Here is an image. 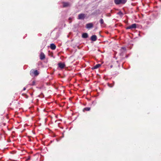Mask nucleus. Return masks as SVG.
<instances>
[{
  "label": "nucleus",
  "mask_w": 161,
  "mask_h": 161,
  "mask_svg": "<svg viewBox=\"0 0 161 161\" xmlns=\"http://www.w3.org/2000/svg\"><path fill=\"white\" fill-rule=\"evenodd\" d=\"M26 90V88L25 87L24 88L23 90Z\"/></svg>",
  "instance_id": "obj_20"
},
{
  "label": "nucleus",
  "mask_w": 161,
  "mask_h": 161,
  "mask_svg": "<svg viewBox=\"0 0 161 161\" xmlns=\"http://www.w3.org/2000/svg\"><path fill=\"white\" fill-rule=\"evenodd\" d=\"M31 157L30 156H29L28 157V158L26 159V161H27L30 159Z\"/></svg>",
  "instance_id": "obj_16"
},
{
  "label": "nucleus",
  "mask_w": 161,
  "mask_h": 161,
  "mask_svg": "<svg viewBox=\"0 0 161 161\" xmlns=\"http://www.w3.org/2000/svg\"><path fill=\"white\" fill-rule=\"evenodd\" d=\"M97 37L95 35H92V36L91 38V40L92 41H95L97 40Z\"/></svg>",
  "instance_id": "obj_9"
},
{
  "label": "nucleus",
  "mask_w": 161,
  "mask_h": 161,
  "mask_svg": "<svg viewBox=\"0 0 161 161\" xmlns=\"http://www.w3.org/2000/svg\"><path fill=\"white\" fill-rule=\"evenodd\" d=\"M122 48L124 49H125V47H122Z\"/></svg>",
  "instance_id": "obj_21"
},
{
  "label": "nucleus",
  "mask_w": 161,
  "mask_h": 161,
  "mask_svg": "<svg viewBox=\"0 0 161 161\" xmlns=\"http://www.w3.org/2000/svg\"><path fill=\"white\" fill-rule=\"evenodd\" d=\"M108 86L111 87H112L114 86V85H112V84H108Z\"/></svg>",
  "instance_id": "obj_15"
},
{
  "label": "nucleus",
  "mask_w": 161,
  "mask_h": 161,
  "mask_svg": "<svg viewBox=\"0 0 161 161\" xmlns=\"http://www.w3.org/2000/svg\"><path fill=\"white\" fill-rule=\"evenodd\" d=\"M91 108L90 107H86L85 108H84L83 111H88L90 110Z\"/></svg>",
  "instance_id": "obj_13"
},
{
  "label": "nucleus",
  "mask_w": 161,
  "mask_h": 161,
  "mask_svg": "<svg viewBox=\"0 0 161 161\" xmlns=\"http://www.w3.org/2000/svg\"><path fill=\"white\" fill-rule=\"evenodd\" d=\"M118 14L120 15H123V13H122L121 12V11H120L118 13Z\"/></svg>",
  "instance_id": "obj_17"
},
{
  "label": "nucleus",
  "mask_w": 161,
  "mask_h": 161,
  "mask_svg": "<svg viewBox=\"0 0 161 161\" xmlns=\"http://www.w3.org/2000/svg\"><path fill=\"white\" fill-rule=\"evenodd\" d=\"M50 47L52 49L55 50L56 49V46L54 44L52 43L50 45Z\"/></svg>",
  "instance_id": "obj_10"
},
{
  "label": "nucleus",
  "mask_w": 161,
  "mask_h": 161,
  "mask_svg": "<svg viewBox=\"0 0 161 161\" xmlns=\"http://www.w3.org/2000/svg\"><path fill=\"white\" fill-rule=\"evenodd\" d=\"M101 65L99 64H98L94 66L92 68V69H97Z\"/></svg>",
  "instance_id": "obj_12"
},
{
  "label": "nucleus",
  "mask_w": 161,
  "mask_h": 161,
  "mask_svg": "<svg viewBox=\"0 0 161 161\" xmlns=\"http://www.w3.org/2000/svg\"><path fill=\"white\" fill-rule=\"evenodd\" d=\"M82 37L84 38H86L88 37V34L86 33H83L82 34Z\"/></svg>",
  "instance_id": "obj_11"
},
{
  "label": "nucleus",
  "mask_w": 161,
  "mask_h": 161,
  "mask_svg": "<svg viewBox=\"0 0 161 161\" xmlns=\"http://www.w3.org/2000/svg\"><path fill=\"white\" fill-rule=\"evenodd\" d=\"M99 22H100V24L101 25H103L104 24L103 20L102 19H100Z\"/></svg>",
  "instance_id": "obj_14"
},
{
  "label": "nucleus",
  "mask_w": 161,
  "mask_h": 161,
  "mask_svg": "<svg viewBox=\"0 0 161 161\" xmlns=\"http://www.w3.org/2000/svg\"><path fill=\"white\" fill-rule=\"evenodd\" d=\"M126 1L127 0H114V2L116 4H124Z\"/></svg>",
  "instance_id": "obj_1"
},
{
  "label": "nucleus",
  "mask_w": 161,
  "mask_h": 161,
  "mask_svg": "<svg viewBox=\"0 0 161 161\" xmlns=\"http://www.w3.org/2000/svg\"><path fill=\"white\" fill-rule=\"evenodd\" d=\"M85 15L83 14H79L78 16V19H84L85 17Z\"/></svg>",
  "instance_id": "obj_5"
},
{
  "label": "nucleus",
  "mask_w": 161,
  "mask_h": 161,
  "mask_svg": "<svg viewBox=\"0 0 161 161\" xmlns=\"http://www.w3.org/2000/svg\"><path fill=\"white\" fill-rule=\"evenodd\" d=\"M97 11H96L95 12H93V13H92V15H94L95 14H97Z\"/></svg>",
  "instance_id": "obj_18"
},
{
  "label": "nucleus",
  "mask_w": 161,
  "mask_h": 161,
  "mask_svg": "<svg viewBox=\"0 0 161 161\" xmlns=\"http://www.w3.org/2000/svg\"><path fill=\"white\" fill-rule=\"evenodd\" d=\"M40 59L41 60H42L45 59V56L43 53L41 52V53L40 55Z\"/></svg>",
  "instance_id": "obj_4"
},
{
  "label": "nucleus",
  "mask_w": 161,
  "mask_h": 161,
  "mask_svg": "<svg viewBox=\"0 0 161 161\" xmlns=\"http://www.w3.org/2000/svg\"><path fill=\"white\" fill-rule=\"evenodd\" d=\"M63 7H66L69 6L70 4L68 2H63Z\"/></svg>",
  "instance_id": "obj_6"
},
{
  "label": "nucleus",
  "mask_w": 161,
  "mask_h": 161,
  "mask_svg": "<svg viewBox=\"0 0 161 161\" xmlns=\"http://www.w3.org/2000/svg\"><path fill=\"white\" fill-rule=\"evenodd\" d=\"M35 84V81H33L32 82V85H34Z\"/></svg>",
  "instance_id": "obj_19"
},
{
  "label": "nucleus",
  "mask_w": 161,
  "mask_h": 161,
  "mask_svg": "<svg viewBox=\"0 0 161 161\" xmlns=\"http://www.w3.org/2000/svg\"><path fill=\"white\" fill-rule=\"evenodd\" d=\"M58 65L59 67L61 69H63L65 66L64 63H61L58 64Z\"/></svg>",
  "instance_id": "obj_8"
},
{
  "label": "nucleus",
  "mask_w": 161,
  "mask_h": 161,
  "mask_svg": "<svg viewBox=\"0 0 161 161\" xmlns=\"http://www.w3.org/2000/svg\"><path fill=\"white\" fill-rule=\"evenodd\" d=\"M136 27V24H134L131 25L127 27L126 29H135Z\"/></svg>",
  "instance_id": "obj_3"
},
{
  "label": "nucleus",
  "mask_w": 161,
  "mask_h": 161,
  "mask_svg": "<svg viewBox=\"0 0 161 161\" xmlns=\"http://www.w3.org/2000/svg\"><path fill=\"white\" fill-rule=\"evenodd\" d=\"M39 73L37 70L34 69H32L30 72V74L31 75H34L35 76H36L39 75Z\"/></svg>",
  "instance_id": "obj_2"
},
{
  "label": "nucleus",
  "mask_w": 161,
  "mask_h": 161,
  "mask_svg": "<svg viewBox=\"0 0 161 161\" xmlns=\"http://www.w3.org/2000/svg\"><path fill=\"white\" fill-rule=\"evenodd\" d=\"M93 26V25L92 23H89L86 25V28L87 29L92 28Z\"/></svg>",
  "instance_id": "obj_7"
}]
</instances>
